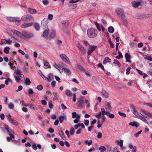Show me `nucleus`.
<instances>
[{"label": "nucleus", "instance_id": "1", "mask_svg": "<svg viewBox=\"0 0 152 152\" xmlns=\"http://www.w3.org/2000/svg\"><path fill=\"white\" fill-rule=\"evenodd\" d=\"M115 13L119 18H120L124 22H126L127 18L125 15L124 10L120 8H117L115 10Z\"/></svg>", "mask_w": 152, "mask_h": 152}, {"label": "nucleus", "instance_id": "2", "mask_svg": "<svg viewBox=\"0 0 152 152\" xmlns=\"http://www.w3.org/2000/svg\"><path fill=\"white\" fill-rule=\"evenodd\" d=\"M14 76L17 82L18 83L21 80V79L24 77L21 71L19 69H15L14 73Z\"/></svg>", "mask_w": 152, "mask_h": 152}, {"label": "nucleus", "instance_id": "3", "mask_svg": "<svg viewBox=\"0 0 152 152\" xmlns=\"http://www.w3.org/2000/svg\"><path fill=\"white\" fill-rule=\"evenodd\" d=\"M97 33V30L93 28L88 29L87 31L88 36L90 38H94L96 37Z\"/></svg>", "mask_w": 152, "mask_h": 152}, {"label": "nucleus", "instance_id": "4", "mask_svg": "<svg viewBox=\"0 0 152 152\" xmlns=\"http://www.w3.org/2000/svg\"><path fill=\"white\" fill-rule=\"evenodd\" d=\"M152 16L151 14H144L137 13L136 15V17L138 19H144L148 18Z\"/></svg>", "mask_w": 152, "mask_h": 152}, {"label": "nucleus", "instance_id": "5", "mask_svg": "<svg viewBox=\"0 0 152 152\" xmlns=\"http://www.w3.org/2000/svg\"><path fill=\"white\" fill-rule=\"evenodd\" d=\"M33 19V17L30 15H26L23 16L21 18V20L23 21L27 22L31 21Z\"/></svg>", "mask_w": 152, "mask_h": 152}, {"label": "nucleus", "instance_id": "6", "mask_svg": "<svg viewBox=\"0 0 152 152\" xmlns=\"http://www.w3.org/2000/svg\"><path fill=\"white\" fill-rule=\"evenodd\" d=\"M140 113L142 116L147 118H151L152 116L151 114L143 110H140Z\"/></svg>", "mask_w": 152, "mask_h": 152}, {"label": "nucleus", "instance_id": "7", "mask_svg": "<svg viewBox=\"0 0 152 152\" xmlns=\"http://www.w3.org/2000/svg\"><path fill=\"white\" fill-rule=\"evenodd\" d=\"M94 24L96 25V28L99 31L102 30V31L104 32L105 30V28L101 24L98 23L97 22H95Z\"/></svg>", "mask_w": 152, "mask_h": 152}, {"label": "nucleus", "instance_id": "8", "mask_svg": "<svg viewBox=\"0 0 152 152\" xmlns=\"http://www.w3.org/2000/svg\"><path fill=\"white\" fill-rule=\"evenodd\" d=\"M130 107L131 111L135 115V117L138 118L139 116H140V115L138 114V113L137 110L135 108L134 105L132 104H131Z\"/></svg>", "mask_w": 152, "mask_h": 152}, {"label": "nucleus", "instance_id": "9", "mask_svg": "<svg viewBox=\"0 0 152 152\" xmlns=\"http://www.w3.org/2000/svg\"><path fill=\"white\" fill-rule=\"evenodd\" d=\"M8 120L10 121V123L12 124L13 125L15 126H18L19 124V123L16 121L12 119L11 118V116L10 115H8Z\"/></svg>", "mask_w": 152, "mask_h": 152}, {"label": "nucleus", "instance_id": "10", "mask_svg": "<svg viewBox=\"0 0 152 152\" xmlns=\"http://www.w3.org/2000/svg\"><path fill=\"white\" fill-rule=\"evenodd\" d=\"M60 57L62 60L68 64H69L70 62L69 58L64 54H61L60 55Z\"/></svg>", "mask_w": 152, "mask_h": 152}, {"label": "nucleus", "instance_id": "11", "mask_svg": "<svg viewBox=\"0 0 152 152\" xmlns=\"http://www.w3.org/2000/svg\"><path fill=\"white\" fill-rule=\"evenodd\" d=\"M48 23V20L47 18H45L41 21L42 26L44 28H48L47 25Z\"/></svg>", "mask_w": 152, "mask_h": 152}, {"label": "nucleus", "instance_id": "12", "mask_svg": "<svg viewBox=\"0 0 152 152\" xmlns=\"http://www.w3.org/2000/svg\"><path fill=\"white\" fill-rule=\"evenodd\" d=\"M97 46L96 45H92L90 46V48L88 49V55H90L91 54L92 52L94 51Z\"/></svg>", "mask_w": 152, "mask_h": 152}, {"label": "nucleus", "instance_id": "13", "mask_svg": "<svg viewBox=\"0 0 152 152\" xmlns=\"http://www.w3.org/2000/svg\"><path fill=\"white\" fill-rule=\"evenodd\" d=\"M44 32L41 36L42 37H47L49 34V30L48 28H44Z\"/></svg>", "mask_w": 152, "mask_h": 152}, {"label": "nucleus", "instance_id": "14", "mask_svg": "<svg viewBox=\"0 0 152 152\" xmlns=\"http://www.w3.org/2000/svg\"><path fill=\"white\" fill-rule=\"evenodd\" d=\"M105 107L107 111L110 112L112 109V107L110 104L107 102H105L104 103Z\"/></svg>", "mask_w": 152, "mask_h": 152}, {"label": "nucleus", "instance_id": "15", "mask_svg": "<svg viewBox=\"0 0 152 152\" xmlns=\"http://www.w3.org/2000/svg\"><path fill=\"white\" fill-rule=\"evenodd\" d=\"M22 36L26 38H30L33 37V35L31 33H28L27 32L24 31L22 32Z\"/></svg>", "mask_w": 152, "mask_h": 152}, {"label": "nucleus", "instance_id": "16", "mask_svg": "<svg viewBox=\"0 0 152 152\" xmlns=\"http://www.w3.org/2000/svg\"><path fill=\"white\" fill-rule=\"evenodd\" d=\"M77 46L78 47L79 50L83 54H84L86 50L79 43H78Z\"/></svg>", "mask_w": 152, "mask_h": 152}, {"label": "nucleus", "instance_id": "17", "mask_svg": "<svg viewBox=\"0 0 152 152\" xmlns=\"http://www.w3.org/2000/svg\"><path fill=\"white\" fill-rule=\"evenodd\" d=\"M84 101L82 99H80L77 102V106L79 108H82L84 106Z\"/></svg>", "mask_w": 152, "mask_h": 152}, {"label": "nucleus", "instance_id": "18", "mask_svg": "<svg viewBox=\"0 0 152 152\" xmlns=\"http://www.w3.org/2000/svg\"><path fill=\"white\" fill-rule=\"evenodd\" d=\"M26 107L28 106L30 108L31 110H38L37 108L33 104H27V105H26Z\"/></svg>", "mask_w": 152, "mask_h": 152}, {"label": "nucleus", "instance_id": "19", "mask_svg": "<svg viewBox=\"0 0 152 152\" xmlns=\"http://www.w3.org/2000/svg\"><path fill=\"white\" fill-rule=\"evenodd\" d=\"M58 134L60 136L63 140H65V135L63 131L61 130V128L60 130H58Z\"/></svg>", "mask_w": 152, "mask_h": 152}, {"label": "nucleus", "instance_id": "20", "mask_svg": "<svg viewBox=\"0 0 152 152\" xmlns=\"http://www.w3.org/2000/svg\"><path fill=\"white\" fill-rule=\"evenodd\" d=\"M103 96L105 98H107L109 97V94L107 92L104 90H102L101 91Z\"/></svg>", "mask_w": 152, "mask_h": 152}, {"label": "nucleus", "instance_id": "21", "mask_svg": "<svg viewBox=\"0 0 152 152\" xmlns=\"http://www.w3.org/2000/svg\"><path fill=\"white\" fill-rule=\"evenodd\" d=\"M33 24V23H23L21 26V27L22 28H26L27 27L32 26Z\"/></svg>", "mask_w": 152, "mask_h": 152}, {"label": "nucleus", "instance_id": "22", "mask_svg": "<svg viewBox=\"0 0 152 152\" xmlns=\"http://www.w3.org/2000/svg\"><path fill=\"white\" fill-rule=\"evenodd\" d=\"M125 57L126 61L130 63L131 62L130 60L131 56L128 53H126L125 55Z\"/></svg>", "mask_w": 152, "mask_h": 152}, {"label": "nucleus", "instance_id": "23", "mask_svg": "<svg viewBox=\"0 0 152 152\" xmlns=\"http://www.w3.org/2000/svg\"><path fill=\"white\" fill-rule=\"evenodd\" d=\"M101 114L104 116L105 115H106L107 116L108 113H109L110 112L109 111H105L104 109V108H102L101 109Z\"/></svg>", "mask_w": 152, "mask_h": 152}, {"label": "nucleus", "instance_id": "24", "mask_svg": "<svg viewBox=\"0 0 152 152\" xmlns=\"http://www.w3.org/2000/svg\"><path fill=\"white\" fill-rule=\"evenodd\" d=\"M129 125L135 127L136 128L138 127L139 126V124L136 121H134L133 122H131L129 123Z\"/></svg>", "mask_w": 152, "mask_h": 152}, {"label": "nucleus", "instance_id": "25", "mask_svg": "<svg viewBox=\"0 0 152 152\" xmlns=\"http://www.w3.org/2000/svg\"><path fill=\"white\" fill-rule=\"evenodd\" d=\"M28 10L29 13L31 14H36L37 11L35 9H32L31 8H29L28 9Z\"/></svg>", "mask_w": 152, "mask_h": 152}, {"label": "nucleus", "instance_id": "26", "mask_svg": "<svg viewBox=\"0 0 152 152\" xmlns=\"http://www.w3.org/2000/svg\"><path fill=\"white\" fill-rule=\"evenodd\" d=\"M64 72L67 75H69L71 74L70 70L67 68H63Z\"/></svg>", "mask_w": 152, "mask_h": 152}, {"label": "nucleus", "instance_id": "27", "mask_svg": "<svg viewBox=\"0 0 152 152\" xmlns=\"http://www.w3.org/2000/svg\"><path fill=\"white\" fill-rule=\"evenodd\" d=\"M111 59L108 57H106L103 61V64H105L108 62H110Z\"/></svg>", "mask_w": 152, "mask_h": 152}, {"label": "nucleus", "instance_id": "28", "mask_svg": "<svg viewBox=\"0 0 152 152\" xmlns=\"http://www.w3.org/2000/svg\"><path fill=\"white\" fill-rule=\"evenodd\" d=\"M6 19L8 21L10 22H14L15 19H17L16 17H7Z\"/></svg>", "mask_w": 152, "mask_h": 152}, {"label": "nucleus", "instance_id": "29", "mask_svg": "<svg viewBox=\"0 0 152 152\" xmlns=\"http://www.w3.org/2000/svg\"><path fill=\"white\" fill-rule=\"evenodd\" d=\"M132 4L133 7L137 8L140 5L141 3L140 2H135L132 3Z\"/></svg>", "mask_w": 152, "mask_h": 152}, {"label": "nucleus", "instance_id": "30", "mask_svg": "<svg viewBox=\"0 0 152 152\" xmlns=\"http://www.w3.org/2000/svg\"><path fill=\"white\" fill-rule=\"evenodd\" d=\"M138 118L142 120L146 124H148V121L144 117L140 115Z\"/></svg>", "mask_w": 152, "mask_h": 152}, {"label": "nucleus", "instance_id": "31", "mask_svg": "<svg viewBox=\"0 0 152 152\" xmlns=\"http://www.w3.org/2000/svg\"><path fill=\"white\" fill-rule=\"evenodd\" d=\"M54 78L53 75L52 74H49L48 75V80H47L49 82H50Z\"/></svg>", "mask_w": 152, "mask_h": 152}, {"label": "nucleus", "instance_id": "32", "mask_svg": "<svg viewBox=\"0 0 152 152\" xmlns=\"http://www.w3.org/2000/svg\"><path fill=\"white\" fill-rule=\"evenodd\" d=\"M108 31L110 33L112 34L114 32V28L113 26H110L108 28Z\"/></svg>", "mask_w": 152, "mask_h": 152}, {"label": "nucleus", "instance_id": "33", "mask_svg": "<svg viewBox=\"0 0 152 152\" xmlns=\"http://www.w3.org/2000/svg\"><path fill=\"white\" fill-rule=\"evenodd\" d=\"M80 116L79 115H77L76 119H75L74 121V123L75 124L77 123L79 121L80 119Z\"/></svg>", "mask_w": 152, "mask_h": 152}, {"label": "nucleus", "instance_id": "34", "mask_svg": "<svg viewBox=\"0 0 152 152\" xmlns=\"http://www.w3.org/2000/svg\"><path fill=\"white\" fill-rule=\"evenodd\" d=\"M34 28L37 30V31L39 30L40 29V28H39V24L38 23H34Z\"/></svg>", "mask_w": 152, "mask_h": 152}, {"label": "nucleus", "instance_id": "35", "mask_svg": "<svg viewBox=\"0 0 152 152\" xmlns=\"http://www.w3.org/2000/svg\"><path fill=\"white\" fill-rule=\"evenodd\" d=\"M77 4L72 5H68V6L69 8L70 9H75L77 7Z\"/></svg>", "mask_w": 152, "mask_h": 152}, {"label": "nucleus", "instance_id": "36", "mask_svg": "<svg viewBox=\"0 0 152 152\" xmlns=\"http://www.w3.org/2000/svg\"><path fill=\"white\" fill-rule=\"evenodd\" d=\"M65 118L66 119L65 116H63L62 115L60 116L59 117L60 122L61 123H62Z\"/></svg>", "mask_w": 152, "mask_h": 152}, {"label": "nucleus", "instance_id": "37", "mask_svg": "<svg viewBox=\"0 0 152 152\" xmlns=\"http://www.w3.org/2000/svg\"><path fill=\"white\" fill-rule=\"evenodd\" d=\"M76 66V68L79 69L80 71H84V69L82 67V66H81L80 65L77 64Z\"/></svg>", "mask_w": 152, "mask_h": 152}, {"label": "nucleus", "instance_id": "38", "mask_svg": "<svg viewBox=\"0 0 152 152\" xmlns=\"http://www.w3.org/2000/svg\"><path fill=\"white\" fill-rule=\"evenodd\" d=\"M10 50V48L9 47H5L4 49V52L6 54H8L9 53V50Z\"/></svg>", "mask_w": 152, "mask_h": 152}, {"label": "nucleus", "instance_id": "39", "mask_svg": "<svg viewBox=\"0 0 152 152\" xmlns=\"http://www.w3.org/2000/svg\"><path fill=\"white\" fill-rule=\"evenodd\" d=\"M8 133V134L10 136H12V137H14V132L11 129H10L7 132Z\"/></svg>", "mask_w": 152, "mask_h": 152}, {"label": "nucleus", "instance_id": "40", "mask_svg": "<svg viewBox=\"0 0 152 152\" xmlns=\"http://www.w3.org/2000/svg\"><path fill=\"white\" fill-rule=\"evenodd\" d=\"M25 83L26 85L28 86L31 84V82L28 78H27L25 80Z\"/></svg>", "mask_w": 152, "mask_h": 152}, {"label": "nucleus", "instance_id": "41", "mask_svg": "<svg viewBox=\"0 0 152 152\" xmlns=\"http://www.w3.org/2000/svg\"><path fill=\"white\" fill-rule=\"evenodd\" d=\"M113 64H116L118 67H119L121 66V64L120 62L116 60H114L113 62Z\"/></svg>", "mask_w": 152, "mask_h": 152}, {"label": "nucleus", "instance_id": "42", "mask_svg": "<svg viewBox=\"0 0 152 152\" xmlns=\"http://www.w3.org/2000/svg\"><path fill=\"white\" fill-rule=\"evenodd\" d=\"M8 65L10 66L11 69L14 70L15 69L16 67L15 66H14V63H12L11 64V63H8Z\"/></svg>", "mask_w": 152, "mask_h": 152}, {"label": "nucleus", "instance_id": "43", "mask_svg": "<svg viewBox=\"0 0 152 152\" xmlns=\"http://www.w3.org/2000/svg\"><path fill=\"white\" fill-rule=\"evenodd\" d=\"M123 142L124 141L122 140H121L120 141L118 140V143L121 148H122L123 147Z\"/></svg>", "mask_w": 152, "mask_h": 152}, {"label": "nucleus", "instance_id": "44", "mask_svg": "<svg viewBox=\"0 0 152 152\" xmlns=\"http://www.w3.org/2000/svg\"><path fill=\"white\" fill-rule=\"evenodd\" d=\"M39 71L41 72V74H40V75L42 78L44 80H48V77L45 76L42 73L40 70H39Z\"/></svg>", "mask_w": 152, "mask_h": 152}, {"label": "nucleus", "instance_id": "45", "mask_svg": "<svg viewBox=\"0 0 152 152\" xmlns=\"http://www.w3.org/2000/svg\"><path fill=\"white\" fill-rule=\"evenodd\" d=\"M65 93L68 96H72V92L70 90H66L65 91Z\"/></svg>", "mask_w": 152, "mask_h": 152}, {"label": "nucleus", "instance_id": "46", "mask_svg": "<svg viewBox=\"0 0 152 152\" xmlns=\"http://www.w3.org/2000/svg\"><path fill=\"white\" fill-rule=\"evenodd\" d=\"M92 140L88 141L86 140L85 141V143L86 145H87L88 146H90L92 143Z\"/></svg>", "mask_w": 152, "mask_h": 152}, {"label": "nucleus", "instance_id": "47", "mask_svg": "<svg viewBox=\"0 0 152 152\" xmlns=\"http://www.w3.org/2000/svg\"><path fill=\"white\" fill-rule=\"evenodd\" d=\"M144 58L145 60H147L150 61H152V58L151 56H148L145 55V56Z\"/></svg>", "mask_w": 152, "mask_h": 152}, {"label": "nucleus", "instance_id": "48", "mask_svg": "<svg viewBox=\"0 0 152 152\" xmlns=\"http://www.w3.org/2000/svg\"><path fill=\"white\" fill-rule=\"evenodd\" d=\"M17 18V19H15V20L14 22H15L16 24L19 25L20 24V23L21 22V20L18 18Z\"/></svg>", "mask_w": 152, "mask_h": 152}, {"label": "nucleus", "instance_id": "49", "mask_svg": "<svg viewBox=\"0 0 152 152\" xmlns=\"http://www.w3.org/2000/svg\"><path fill=\"white\" fill-rule=\"evenodd\" d=\"M8 108L10 109H13L14 107V104L12 103H10L8 104Z\"/></svg>", "mask_w": 152, "mask_h": 152}, {"label": "nucleus", "instance_id": "50", "mask_svg": "<svg viewBox=\"0 0 152 152\" xmlns=\"http://www.w3.org/2000/svg\"><path fill=\"white\" fill-rule=\"evenodd\" d=\"M53 94L54 96V97L53 98L54 100H58V97H57V93L55 92H53Z\"/></svg>", "mask_w": 152, "mask_h": 152}, {"label": "nucleus", "instance_id": "51", "mask_svg": "<svg viewBox=\"0 0 152 152\" xmlns=\"http://www.w3.org/2000/svg\"><path fill=\"white\" fill-rule=\"evenodd\" d=\"M15 136H14V137H12V136H10V137H7L6 138L8 142H10L12 140V138H14Z\"/></svg>", "mask_w": 152, "mask_h": 152}, {"label": "nucleus", "instance_id": "52", "mask_svg": "<svg viewBox=\"0 0 152 152\" xmlns=\"http://www.w3.org/2000/svg\"><path fill=\"white\" fill-rule=\"evenodd\" d=\"M55 32L54 31H53L51 33L50 35V37L51 38H53L55 37Z\"/></svg>", "mask_w": 152, "mask_h": 152}, {"label": "nucleus", "instance_id": "53", "mask_svg": "<svg viewBox=\"0 0 152 152\" xmlns=\"http://www.w3.org/2000/svg\"><path fill=\"white\" fill-rule=\"evenodd\" d=\"M99 150L101 151L104 152L106 150V148L104 146H101L99 148Z\"/></svg>", "mask_w": 152, "mask_h": 152}, {"label": "nucleus", "instance_id": "54", "mask_svg": "<svg viewBox=\"0 0 152 152\" xmlns=\"http://www.w3.org/2000/svg\"><path fill=\"white\" fill-rule=\"evenodd\" d=\"M75 132L74 129L73 127H71L70 130V133L71 135H73Z\"/></svg>", "mask_w": 152, "mask_h": 152}, {"label": "nucleus", "instance_id": "55", "mask_svg": "<svg viewBox=\"0 0 152 152\" xmlns=\"http://www.w3.org/2000/svg\"><path fill=\"white\" fill-rule=\"evenodd\" d=\"M96 137L98 139H100L102 137V134L100 132H98Z\"/></svg>", "mask_w": 152, "mask_h": 152}, {"label": "nucleus", "instance_id": "56", "mask_svg": "<svg viewBox=\"0 0 152 152\" xmlns=\"http://www.w3.org/2000/svg\"><path fill=\"white\" fill-rule=\"evenodd\" d=\"M12 32L14 34H15L18 36H19V35L20 34V32L16 30H13L12 31Z\"/></svg>", "mask_w": 152, "mask_h": 152}, {"label": "nucleus", "instance_id": "57", "mask_svg": "<svg viewBox=\"0 0 152 152\" xmlns=\"http://www.w3.org/2000/svg\"><path fill=\"white\" fill-rule=\"evenodd\" d=\"M43 4L45 6L48 5L49 4V1L47 0H44L42 1Z\"/></svg>", "mask_w": 152, "mask_h": 152}, {"label": "nucleus", "instance_id": "58", "mask_svg": "<svg viewBox=\"0 0 152 152\" xmlns=\"http://www.w3.org/2000/svg\"><path fill=\"white\" fill-rule=\"evenodd\" d=\"M11 82V80L10 78H8L5 80L4 83L6 85H8L9 82Z\"/></svg>", "mask_w": 152, "mask_h": 152}, {"label": "nucleus", "instance_id": "59", "mask_svg": "<svg viewBox=\"0 0 152 152\" xmlns=\"http://www.w3.org/2000/svg\"><path fill=\"white\" fill-rule=\"evenodd\" d=\"M36 88L39 91H41L43 88V86L41 85H38L37 86Z\"/></svg>", "mask_w": 152, "mask_h": 152}, {"label": "nucleus", "instance_id": "60", "mask_svg": "<svg viewBox=\"0 0 152 152\" xmlns=\"http://www.w3.org/2000/svg\"><path fill=\"white\" fill-rule=\"evenodd\" d=\"M4 44H7V40L5 39H1L0 44L2 45Z\"/></svg>", "mask_w": 152, "mask_h": 152}, {"label": "nucleus", "instance_id": "61", "mask_svg": "<svg viewBox=\"0 0 152 152\" xmlns=\"http://www.w3.org/2000/svg\"><path fill=\"white\" fill-rule=\"evenodd\" d=\"M101 21L104 26H106L107 25V23L106 21L104 19H102Z\"/></svg>", "mask_w": 152, "mask_h": 152}, {"label": "nucleus", "instance_id": "62", "mask_svg": "<svg viewBox=\"0 0 152 152\" xmlns=\"http://www.w3.org/2000/svg\"><path fill=\"white\" fill-rule=\"evenodd\" d=\"M16 39L14 37H11L10 39V41L12 43L16 42Z\"/></svg>", "mask_w": 152, "mask_h": 152}, {"label": "nucleus", "instance_id": "63", "mask_svg": "<svg viewBox=\"0 0 152 152\" xmlns=\"http://www.w3.org/2000/svg\"><path fill=\"white\" fill-rule=\"evenodd\" d=\"M53 66L56 68L57 69L59 70H60V68L59 66L58 65L56 64L55 63L53 65Z\"/></svg>", "mask_w": 152, "mask_h": 152}, {"label": "nucleus", "instance_id": "64", "mask_svg": "<svg viewBox=\"0 0 152 152\" xmlns=\"http://www.w3.org/2000/svg\"><path fill=\"white\" fill-rule=\"evenodd\" d=\"M144 104L145 105H147L150 107L152 108V102L151 103H144Z\"/></svg>", "mask_w": 152, "mask_h": 152}]
</instances>
